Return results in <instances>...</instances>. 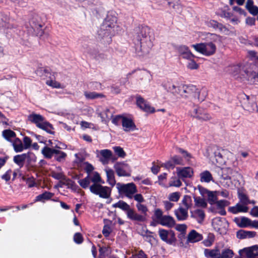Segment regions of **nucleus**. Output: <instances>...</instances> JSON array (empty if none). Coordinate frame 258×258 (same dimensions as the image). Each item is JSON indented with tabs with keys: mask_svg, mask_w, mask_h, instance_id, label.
<instances>
[{
	"mask_svg": "<svg viewBox=\"0 0 258 258\" xmlns=\"http://www.w3.org/2000/svg\"><path fill=\"white\" fill-rule=\"evenodd\" d=\"M114 168L118 176H130L131 169L130 166L124 162H117L114 165Z\"/></svg>",
	"mask_w": 258,
	"mask_h": 258,
	"instance_id": "obj_11",
	"label": "nucleus"
},
{
	"mask_svg": "<svg viewBox=\"0 0 258 258\" xmlns=\"http://www.w3.org/2000/svg\"><path fill=\"white\" fill-rule=\"evenodd\" d=\"M236 224L241 228L246 227L250 225V220L248 218L243 217L241 218L236 217L234 219Z\"/></svg>",
	"mask_w": 258,
	"mask_h": 258,
	"instance_id": "obj_31",
	"label": "nucleus"
},
{
	"mask_svg": "<svg viewBox=\"0 0 258 258\" xmlns=\"http://www.w3.org/2000/svg\"><path fill=\"white\" fill-rule=\"evenodd\" d=\"M191 115L202 121L210 120L212 117L207 112L202 108H194L190 112Z\"/></svg>",
	"mask_w": 258,
	"mask_h": 258,
	"instance_id": "obj_16",
	"label": "nucleus"
},
{
	"mask_svg": "<svg viewBox=\"0 0 258 258\" xmlns=\"http://www.w3.org/2000/svg\"><path fill=\"white\" fill-rule=\"evenodd\" d=\"M212 226L216 231L223 234L226 232L228 222L225 218L216 217L212 220Z\"/></svg>",
	"mask_w": 258,
	"mask_h": 258,
	"instance_id": "obj_14",
	"label": "nucleus"
},
{
	"mask_svg": "<svg viewBox=\"0 0 258 258\" xmlns=\"http://www.w3.org/2000/svg\"><path fill=\"white\" fill-rule=\"evenodd\" d=\"M85 97L88 99H95L96 98H104L105 95L102 93H98L95 92H84Z\"/></svg>",
	"mask_w": 258,
	"mask_h": 258,
	"instance_id": "obj_42",
	"label": "nucleus"
},
{
	"mask_svg": "<svg viewBox=\"0 0 258 258\" xmlns=\"http://www.w3.org/2000/svg\"><path fill=\"white\" fill-rule=\"evenodd\" d=\"M90 179L89 176L79 181L80 185L84 188H86L90 184Z\"/></svg>",
	"mask_w": 258,
	"mask_h": 258,
	"instance_id": "obj_53",
	"label": "nucleus"
},
{
	"mask_svg": "<svg viewBox=\"0 0 258 258\" xmlns=\"http://www.w3.org/2000/svg\"><path fill=\"white\" fill-rule=\"evenodd\" d=\"M150 29L147 26L140 27L137 31L135 41L136 53L144 56L149 53L153 46V43L149 35Z\"/></svg>",
	"mask_w": 258,
	"mask_h": 258,
	"instance_id": "obj_1",
	"label": "nucleus"
},
{
	"mask_svg": "<svg viewBox=\"0 0 258 258\" xmlns=\"http://www.w3.org/2000/svg\"><path fill=\"white\" fill-rule=\"evenodd\" d=\"M256 232L254 231H245L240 230L237 231V236L238 238L243 239L246 238H252L255 236Z\"/></svg>",
	"mask_w": 258,
	"mask_h": 258,
	"instance_id": "obj_33",
	"label": "nucleus"
},
{
	"mask_svg": "<svg viewBox=\"0 0 258 258\" xmlns=\"http://www.w3.org/2000/svg\"><path fill=\"white\" fill-rule=\"evenodd\" d=\"M204 255L207 258H218L219 249L217 248L214 249H205Z\"/></svg>",
	"mask_w": 258,
	"mask_h": 258,
	"instance_id": "obj_32",
	"label": "nucleus"
},
{
	"mask_svg": "<svg viewBox=\"0 0 258 258\" xmlns=\"http://www.w3.org/2000/svg\"><path fill=\"white\" fill-rule=\"evenodd\" d=\"M188 210L182 207H179L177 209L174 211L175 215L179 221H184L188 218Z\"/></svg>",
	"mask_w": 258,
	"mask_h": 258,
	"instance_id": "obj_24",
	"label": "nucleus"
},
{
	"mask_svg": "<svg viewBox=\"0 0 258 258\" xmlns=\"http://www.w3.org/2000/svg\"><path fill=\"white\" fill-rule=\"evenodd\" d=\"M123 130L125 132L137 130V127L133 120L130 118L124 116L121 122Z\"/></svg>",
	"mask_w": 258,
	"mask_h": 258,
	"instance_id": "obj_21",
	"label": "nucleus"
},
{
	"mask_svg": "<svg viewBox=\"0 0 258 258\" xmlns=\"http://www.w3.org/2000/svg\"><path fill=\"white\" fill-rule=\"evenodd\" d=\"M234 253L232 250L227 248L223 249L221 253L219 251V255L218 258H232Z\"/></svg>",
	"mask_w": 258,
	"mask_h": 258,
	"instance_id": "obj_46",
	"label": "nucleus"
},
{
	"mask_svg": "<svg viewBox=\"0 0 258 258\" xmlns=\"http://www.w3.org/2000/svg\"><path fill=\"white\" fill-rule=\"evenodd\" d=\"M64 176L65 175L62 172H52L51 173V176L53 178L59 180V181H61L62 179H64Z\"/></svg>",
	"mask_w": 258,
	"mask_h": 258,
	"instance_id": "obj_56",
	"label": "nucleus"
},
{
	"mask_svg": "<svg viewBox=\"0 0 258 258\" xmlns=\"http://www.w3.org/2000/svg\"><path fill=\"white\" fill-rule=\"evenodd\" d=\"M217 206L220 208H224L225 207L227 206L229 204V202L226 200H220L217 201L216 203Z\"/></svg>",
	"mask_w": 258,
	"mask_h": 258,
	"instance_id": "obj_58",
	"label": "nucleus"
},
{
	"mask_svg": "<svg viewBox=\"0 0 258 258\" xmlns=\"http://www.w3.org/2000/svg\"><path fill=\"white\" fill-rule=\"evenodd\" d=\"M90 54L98 61H102L107 59V55L106 54L99 52L95 48L90 49Z\"/></svg>",
	"mask_w": 258,
	"mask_h": 258,
	"instance_id": "obj_28",
	"label": "nucleus"
},
{
	"mask_svg": "<svg viewBox=\"0 0 258 258\" xmlns=\"http://www.w3.org/2000/svg\"><path fill=\"white\" fill-rule=\"evenodd\" d=\"M123 117L124 116L120 115H116L112 118V122L115 125H118L120 122H122Z\"/></svg>",
	"mask_w": 258,
	"mask_h": 258,
	"instance_id": "obj_64",
	"label": "nucleus"
},
{
	"mask_svg": "<svg viewBox=\"0 0 258 258\" xmlns=\"http://www.w3.org/2000/svg\"><path fill=\"white\" fill-rule=\"evenodd\" d=\"M83 168L88 173H90L94 170L93 166L87 162L83 163Z\"/></svg>",
	"mask_w": 258,
	"mask_h": 258,
	"instance_id": "obj_59",
	"label": "nucleus"
},
{
	"mask_svg": "<svg viewBox=\"0 0 258 258\" xmlns=\"http://www.w3.org/2000/svg\"><path fill=\"white\" fill-rule=\"evenodd\" d=\"M28 119L32 123H35L37 127L47 133L53 135V127L50 123L45 120L44 118L40 114L32 113L28 116Z\"/></svg>",
	"mask_w": 258,
	"mask_h": 258,
	"instance_id": "obj_4",
	"label": "nucleus"
},
{
	"mask_svg": "<svg viewBox=\"0 0 258 258\" xmlns=\"http://www.w3.org/2000/svg\"><path fill=\"white\" fill-rule=\"evenodd\" d=\"M115 34L113 33V31H110L106 29H103L102 27H100V29L98 31V39L99 41L105 44H108L112 41V36Z\"/></svg>",
	"mask_w": 258,
	"mask_h": 258,
	"instance_id": "obj_12",
	"label": "nucleus"
},
{
	"mask_svg": "<svg viewBox=\"0 0 258 258\" xmlns=\"http://www.w3.org/2000/svg\"><path fill=\"white\" fill-rule=\"evenodd\" d=\"M96 156L103 165L107 164L110 159H112L113 161H115L116 159L115 158L113 157L112 152L108 149L96 150Z\"/></svg>",
	"mask_w": 258,
	"mask_h": 258,
	"instance_id": "obj_13",
	"label": "nucleus"
},
{
	"mask_svg": "<svg viewBox=\"0 0 258 258\" xmlns=\"http://www.w3.org/2000/svg\"><path fill=\"white\" fill-rule=\"evenodd\" d=\"M30 153H28L16 155L14 157V162L21 168L24 166L25 160L30 157Z\"/></svg>",
	"mask_w": 258,
	"mask_h": 258,
	"instance_id": "obj_26",
	"label": "nucleus"
},
{
	"mask_svg": "<svg viewBox=\"0 0 258 258\" xmlns=\"http://www.w3.org/2000/svg\"><path fill=\"white\" fill-rule=\"evenodd\" d=\"M53 196L54 194L53 193L48 191H45L43 194L39 195L36 197L35 202H43L45 200H48L50 199Z\"/></svg>",
	"mask_w": 258,
	"mask_h": 258,
	"instance_id": "obj_38",
	"label": "nucleus"
},
{
	"mask_svg": "<svg viewBox=\"0 0 258 258\" xmlns=\"http://www.w3.org/2000/svg\"><path fill=\"white\" fill-rule=\"evenodd\" d=\"M26 183L29 187H32L36 186V183L33 177H29L26 179Z\"/></svg>",
	"mask_w": 258,
	"mask_h": 258,
	"instance_id": "obj_63",
	"label": "nucleus"
},
{
	"mask_svg": "<svg viewBox=\"0 0 258 258\" xmlns=\"http://www.w3.org/2000/svg\"><path fill=\"white\" fill-rule=\"evenodd\" d=\"M3 136L5 139L10 142H12L16 138V134L11 130H5L3 132Z\"/></svg>",
	"mask_w": 258,
	"mask_h": 258,
	"instance_id": "obj_43",
	"label": "nucleus"
},
{
	"mask_svg": "<svg viewBox=\"0 0 258 258\" xmlns=\"http://www.w3.org/2000/svg\"><path fill=\"white\" fill-rule=\"evenodd\" d=\"M187 68L190 70L197 69L199 65L192 60V58L189 60V62L187 66Z\"/></svg>",
	"mask_w": 258,
	"mask_h": 258,
	"instance_id": "obj_62",
	"label": "nucleus"
},
{
	"mask_svg": "<svg viewBox=\"0 0 258 258\" xmlns=\"http://www.w3.org/2000/svg\"><path fill=\"white\" fill-rule=\"evenodd\" d=\"M248 209L247 207L240 204H237L235 206L230 207L228 208V211L230 212L235 214L240 212H247Z\"/></svg>",
	"mask_w": 258,
	"mask_h": 258,
	"instance_id": "obj_27",
	"label": "nucleus"
},
{
	"mask_svg": "<svg viewBox=\"0 0 258 258\" xmlns=\"http://www.w3.org/2000/svg\"><path fill=\"white\" fill-rule=\"evenodd\" d=\"M203 238L202 235L198 233L196 230H192L188 234L187 241L190 242H196L200 241Z\"/></svg>",
	"mask_w": 258,
	"mask_h": 258,
	"instance_id": "obj_29",
	"label": "nucleus"
},
{
	"mask_svg": "<svg viewBox=\"0 0 258 258\" xmlns=\"http://www.w3.org/2000/svg\"><path fill=\"white\" fill-rule=\"evenodd\" d=\"M246 9L248 11V12L253 16H256L258 14V7L256 6H252L249 7Z\"/></svg>",
	"mask_w": 258,
	"mask_h": 258,
	"instance_id": "obj_61",
	"label": "nucleus"
},
{
	"mask_svg": "<svg viewBox=\"0 0 258 258\" xmlns=\"http://www.w3.org/2000/svg\"><path fill=\"white\" fill-rule=\"evenodd\" d=\"M159 235L163 241L169 244L172 243L176 240L175 234L171 230L160 229Z\"/></svg>",
	"mask_w": 258,
	"mask_h": 258,
	"instance_id": "obj_18",
	"label": "nucleus"
},
{
	"mask_svg": "<svg viewBox=\"0 0 258 258\" xmlns=\"http://www.w3.org/2000/svg\"><path fill=\"white\" fill-rule=\"evenodd\" d=\"M113 149L115 153L119 157H121V158H124L125 156V155H126L125 153L123 151V149L122 148H121L120 147H118V146L114 147L113 148Z\"/></svg>",
	"mask_w": 258,
	"mask_h": 258,
	"instance_id": "obj_52",
	"label": "nucleus"
},
{
	"mask_svg": "<svg viewBox=\"0 0 258 258\" xmlns=\"http://www.w3.org/2000/svg\"><path fill=\"white\" fill-rule=\"evenodd\" d=\"M136 207L138 211L141 213V214L137 213V215L141 217L137 220H132L133 221H136L138 222H144L146 220V216L147 215V212L148 209L146 206L142 204L141 203H138L136 205Z\"/></svg>",
	"mask_w": 258,
	"mask_h": 258,
	"instance_id": "obj_22",
	"label": "nucleus"
},
{
	"mask_svg": "<svg viewBox=\"0 0 258 258\" xmlns=\"http://www.w3.org/2000/svg\"><path fill=\"white\" fill-rule=\"evenodd\" d=\"M184 208L188 210L191 206V199L189 196H185L182 200Z\"/></svg>",
	"mask_w": 258,
	"mask_h": 258,
	"instance_id": "obj_48",
	"label": "nucleus"
},
{
	"mask_svg": "<svg viewBox=\"0 0 258 258\" xmlns=\"http://www.w3.org/2000/svg\"><path fill=\"white\" fill-rule=\"evenodd\" d=\"M116 21V17L108 15L101 26L103 27V29H106L109 31L112 30L113 33L115 34V29L117 26Z\"/></svg>",
	"mask_w": 258,
	"mask_h": 258,
	"instance_id": "obj_17",
	"label": "nucleus"
},
{
	"mask_svg": "<svg viewBox=\"0 0 258 258\" xmlns=\"http://www.w3.org/2000/svg\"><path fill=\"white\" fill-rule=\"evenodd\" d=\"M179 95L182 97L187 98L194 103L202 102L206 97V92L205 90H200L192 85H182L178 88Z\"/></svg>",
	"mask_w": 258,
	"mask_h": 258,
	"instance_id": "obj_2",
	"label": "nucleus"
},
{
	"mask_svg": "<svg viewBox=\"0 0 258 258\" xmlns=\"http://www.w3.org/2000/svg\"><path fill=\"white\" fill-rule=\"evenodd\" d=\"M12 142L16 152H21L24 150L23 144L19 139L15 138Z\"/></svg>",
	"mask_w": 258,
	"mask_h": 258,
	"instance_id": "obj_40",
	"label": "nucleus"
},
{
	"mask_svg": "<svg viewBox=\"0 0 258 258\" xmlns=\"http://www.w3.org/2000/svg\"><path fill=\"white\" fill-rule=\"evenodd\" d=\"M163 86L166 88V89L168 91L171 92L172 93H173L174 95L179 94L178 92H179V90H178V88H181V86L177 87L175 85L172 84L171 85H169V86H167V84H164Z\"/></svg>",
	"mask_w": 258,
	"mask_h": 258,
	"instance_id": "obj_47",
	"label": "nucleus"
},
{
	"mask_svg": "<svg viewBox=\"0 0 258 258\" xmlns=\"http://www.w3.org/2000/svg\"><path fill=\"white\" fill-rule=\"evenodd\" d=\"M0 27L11 29L15 28L16 26L10 23V19L7 15L0 13Z\"/></svg>",
	"mask_w": 258,
	"mask_h": 258,
	"instance_id": "obj_23",
	"label": "nucleus"
},
{
	"mask_svg": "<svg viewBox=\"0 0 258 258\" xmlns=\"http://www.w3.org/2000/svg\"><path fill=\"white\" fill-rule=\"evenodd\" d=\"M241 105L244 109L249 112L257 111V105L253 98H250L246 95H243L241 101Z\"/></svg>",
	"mask_w": 258,
	"mask_h": 258,
	"instance_id": "obj_15",
	"label": "nucleus"
},
{
	"mask_svg": "<svg viewBox=\"0 0 258 258\" xmlns=\"http://www.w3.org/2000/svg\"><path fill=\"white\" fill-rule=\"evenodd\" d=\"M55 147L51 148L47 146H45L42 150L41 153L45 158L51 159L54 156Z\"/></svg>",
	"mask_w": 258,
	"mask_h": 258,
	"instance_id": "obj_37",
	"label": "nucleus"
},
{
	"mask_svg": "<svg viewBox=\"0 0 258 258\" xmlns=\"http://www.w3.org/2000/svg\"><path fill=\"white\" fill-rule=\"evenodd\" d=\"M98 115L102 118V120H108L113 116L112 112L108 108H106L103 111L98 113Z\"/></svg>",
	"mask_w": 258,
	"mask_h": 258,
	"instance_id": "obj_45",
	"label": "nucleus"
},
{
	"mask_svg": "<svg viewBox=\"0 0 258 258\" xmlns=\"http://www.w3.org/2000/svg\"><path fill=\"white\" fill-rule=\"evenodd\" d=\"M154 215L157 222L163 226L172 227L175 224L173 217L170 216H163L162 211L159 209L155 211Z\"/></svg>",
	"mask_w": 258,
	"mask_h": 258,
	"instance_id": "obj_7",
	"label": "nucleus"
},
{
	"mask_svg": "<svg viewBox=\"0 0 258 258\" xmlns=\"http://www.w3.org/2000/svg\"><path fill=\"white\" fill-rule=\"evenodd\" d=\"M257 246H253L248 248H245L243 251L245 252L246 255L248 258H255L258 256L257 252Z\"/></svg>",
	"mask_w": 258,
	"mask_h": 258,
	"instance_id": "obj_34",
	"label": "nucleus"
},
{
	"mask_svg": "<svg viewBox=\"0 0 258 258\" xmlns=\"http://www.w3.org/2000/svg\"><path fill=\"white\" fill-rule=\"evenodd\" d=\"M59 149H60L59 147L55 146L54 157L57 161L63 162L65 160L67 155L66 153L60 151Z\"/></svg>",
	"mask_w": 258,
	"mask_h": 258,
	"instance_id": "obj_30",
	"label": "nucleus"
},
{
	"mask_svg": "<svg viewBox=\"0 0 258 258\" xmlns=\"http://www.w3.org/2000/svg\"><path fill=\"white\" fill-rule=\"evenodd\" d=\"M75 242L78 244H80L83 241V238L82 234L80 233H76L74 236Z\"/></svg>",
	"mask_w": 258,
	"mask_h": 258,
	"instance_id": "obj_60",
	"label": "nucleus"
},
{
	"mask_svg": "<svg viewBox=\"0 0 258 258\" xmlns=\"http://www.w3.org/2000/svg\"><path fill=\"white\" fill-rule=\"evenodd\" d=\"M105 170L107 176V181L110 185L113 186L116 183L113 170L109 168L105 169Z\"/></svg>",
	"mask_w": 258,
	"mask_h": 258,
	"instance_id": "obj_35",
	"label": "nucleus"
},
{
	"mask_svg": "<svg viewBox=\"0 0 258 258\" xmlns=\"http://www.w3.org/2000/svg\"><path fill=\"white\" fill-rule=\"evenodd\" d=\"M208 25L209 27H213L214 29H218L220 31L225 32L228 31L226 27L215 20H210L208 23Z\"/></svg>",
	"mask_w": 258,
	"mask_h": 258,
	"instance_id": "obj_41",
	"label": "nucleus"
},
{
	"mask_svg": "<svg viewBox=\"0 0 258 258\" xmlns=\"http://www.w3.org/2000/svg\"><path fill=\"white\" fill-rule=\"evenodd\" d=\"M200 176L201 182L208 183L213 180L212 174L208 170H205L201 172L200 174Z\"/></svg>",
	"mask_w": 258,
	"mask_h": 258,
	"instance_id": "obj_39",
	"label": "nucleus"
},
{
	"mask_svg": "<svg viewBox=\"0 0 258 258\" xmlns=\"http://www.w3.org/2000/svg\"><path fill=\"white\" fill-rule=\"evenodd\" d=\"M218 177L224 179H231L232 177L241 176L238 171H233L229 167L220 168L217 167L215 169Z\"/></svg>",
	"mask_w": 258,
	"mask_h": 258,
	"instance_id": "obj_9",
	"label": "nucleus"
},
{
	"mask_svg": "<svg viewBox=\"0 0 258 258\" xmlns=\"http://www.w3.org/2000/svg\"><path fill=\"white\" fill-rule=\"evenodd\" d=\"M191 217L196 219L199 223H202L205 218V213L203 210L196 209L190 211Z\"/></svg>",
	"mask_w": 258,
	"mask_h": 258,
	"instance_id": "obj_25",
	"label": "nucleus"
},
{
	"mask_svg": "<svg viewBox=\"0 0 258 258\" xmlns=\"http://www.w3.org/2000/svg\"><path fill=\"white\" fill-rule=\"evenodd\" d=\"M191 46L198 52L207 56L213 55L216 50V45L211 42L193 44Z\"/></svg>",
	"mask_w": 258,
	"mask_h": 258,
	"instance_id": "obj_5",
	"label": "nucleus"
},
{
	"mask_svg": "<svg viewBox=\"0 0 258 258\" xmlns=\"http://www.w3.org/2000/svg\"><path fill=\"white\" fill-rule=\"evenodd\" d=\"M176 173L177 176L182 180L184 178H191L194 175L193 169L189 167H177Z\"/></svg>",
	"mask_w": 258,
	"mask_h": 258,
	"instance_id": "obj_19",
	"label": "nucleus"
},
{
	"mask_svg": "<svg viewBox=\"0 0 258 258\" xmlns=\"http://www.w3.org/2000/svg\"><path fill=\"white\" fill-rule=\"evenodd\" d=\"M113 207L118 208L126 212L127 217L130 220H137L141 217L137 215V213L132 209L129 205L123 201H119L113 205Z\"/></svg>",
	"mask_w": 258,
	"mask_h": 258,
	"instance_id": "obj_8",
	"label": "nucleus"
},
{
	"mask_svg": "<svg viewBox=\"0 0 258 258\" xmlns=\"http://www.w3.org/2000/svg\"><path fill=\"white\" fill-rule=\"evenodd\" d=\"M23 142L24 149H27L30 147L32 143V140L29 137H25L23 139Z\"/></svg>",
	"mask_w": 258,
	"mask_h": 258,
	"instance_id": "obj_57",
	"label": "nucleus"
},
{
	"mask_svg": "<svg viewBox=\"0 0 258 258\" xmlns=\"http://www.w3.org/2000/svg\"><path fill=\"white\" fill-rule=\"evenodd\" d=\"M136 103L138 106L145 112L153 113L155 111L154 108L151 107L147 101L140 96L136 97Z\"/></svg>",
	"mask_w": 258,
	"mask_h": 258,
	"instance_id": "obj_20",
	"label": "nucleus"
},
{
	"mask_svg": "<svg viewBox=\"0 0 258 258\" xmlns=\"http://www.w3.org/2000/svg\"><path fill=\"white\" fill-rule=\"evenodd\" d=\"M90 190L93 194L98 195L100 198L108 199L110 197L111 188L109 187L103 186L100 183H94L90 186Z\"/></svg>",
	"mask_w": 258,
	"mask_h": 258,
	"instance_id": "obj_6",
	"label": "nucleus"
},
{
	"mask_svg": "<svg viewBox=\"0 0 258 258\" xmlns=\"http://www.w3.org/2000/svg\"><path fill=\"white\" fill-rule=\"evenodd\" d=\"M234 76L239 74L237 78H245L251 84L258 83V72L254 71L250 67H244L241 68L240 66H234L232 67Z\"/></svg>",
	"mask_w": 258,
	"mask_h": 258,
	"instance_id": "obj_3",
	"label": "nucleus"
},
{
	"mask_svg": "<svg viewBox=\"0 0 258 258\" xmlns=\"http://www.w3.org/2000/svg\"><path fill=\"white\" fill-rule=\"evenodd\" d=\"M180 194L179 192H172L169 195L168 199L170 201L177 202L180 198Z\"/></svg>",
	"mask_w": 258,
	"mask_h": 258,
	"instance_id": "obj_54",
	"label": "nucleus"
},
{
	"mask_svg": "<svg viewBox=\"0 0 258 258\" xmlns=\"http://www.w3.org/2000/svg\"><path fill=\"white\" fill-rule=\"evenodd\" d=\"M168 4L170 7L175 10H180L181 9L179 0H169Z\"/></svg>",
	"mask_w": 258,
	"mask_h": 258,
	"instance_id": "obj_50",
	"label": "nucleus"
},
{
	"mask_svg": "<svg viewBox=\"0 0 258 258\" xmlns=\"http://www.w3.org/2000/svg\"><path fill=\"white\" fill-rule=\"evenodd\" d=\"M180 178L178 177H172L169 182V185L171 186L179 187L181 185L182 183L180 180Z\"/></svg>",
	"mask_w": 258,
	"mask_h": 258,
	"instance_id": "obj_49",
	"label": "nucleus"
},
{
	"mask_svg": "<svg viewBox=\"0 0 258 258\" xmlns=\"http://www.w3.org/2000/svg\"><path fill=\"white\" fill-rule=\"evenodd\" d=\"M172 161L175 165H183V161L181 157L175 155L171 158Z\"/></svg>",
	"mask_w": 258,
	"mask_h": 258,
	"instance_id": "obj_55",
	"label": "nucleus"
},
{
	"mask_svg": "<svg viewBox=\"0 0 258 258\" xmlns=\"http://www.w3.org/2000/svg\"><path fill=\"white\" fill-rule=\"evenodd\" d=\"M195 205L197 207L206 208L207 207V203L205 199L200 197H194Z\"/></svg>",
	"mask_w": 258,
	"mask_h": 258,
	"instance_id": "obj_44",
	"label": "nucleus"
},
{
	"mask_svg": "<svg viewBox=\"0 0 258 258\" xmlns=\"http://www.w3.org/2000/svg\"><path fill=\"white\" fill-rule=\"evenodd\" d=\"M207 192V195L208 197V201L209 203L211 205L215 204L216 201L218 200V192L215 191H210V190H205Z\"/></svg>",
	"mask_w": 258,
	"mask_h": 258,
	"instance_id": "obj_36",
	"label": "nucleus"
},
{
	"mask_svg": "<svg viewBox=\"0 0 258 258\" xmlns=\"http://www.w3.org/2000/svg\"><path fill=\"white\" fill-rule=\"evenodd\" d=\"M74 182H73L72 180L67 178L66 175L64 176V179L61 180L59 181V186L62 187L63 185H67L68 187L72 186Z\"/></svg>",
	"mask_w": 258,
	"mask_h": 258,
	"instance_id": "obj_51",
	"label": "nucleus"
},
{
	"mask_svg": "<svg viewBox=\"0 0 258 258\" xmlns=\"http://www.w3.org/2000/svg\"><path fill=\"white\" fill-rule=\"evenodd\" d=\"M117 187L120 194H124L129 199H132L133 195L137 192L136 186L134 183L125 184L118 183Z\"/></svg>",
	"mask_w": 258,
	"mask_h": 258,
	"instance_id": "obj_10",
	"label": "nucleus"
}]
</instances>
